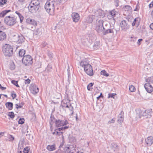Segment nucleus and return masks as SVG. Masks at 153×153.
Returning <instances> with one entry per match:
<instances>
[{
  "label": "nucleus",
  "mask_w": 153,
  "mask_h": 153,
  "mask_svg": "<svg viewBox=\"0 0 153 153\" xmlns=\"http://www.w3.org/2000/svg\"><path fill=\"white\" fill-rule=\"evenodd\" d=\"M42 32L40 28H37L33 31V36L36 37H37L41 35Z\"/></svg>",
  "instance_id": "nucleus-17"
},
{
  "label": "nucleus",
  "mask_w": 153,
  "mask_h": 153,
  "mask_svg": "<svg viewBox=\"0 0 153 153\" xmlns=\"http://www.w3.org/2000/svg\"><path fill=\"white\" fill-rule=\"evenodd\" d=\"M140 8L139 5L138 4H137L135 6V8L134 10V11H137Z\"/></svg>",
  "instance_id": "nucleus-50"
},
{
  "label": "nucleus",
  "mask_w": 153,
  "mask_h": 153,
  "mask_svg": "<svg viewBox=\"0 0 153 153\" xmlns=\"http://www.w3.org/2000/svg\"><path fill=\"white\" fill-rule=\"evenodd\" d=\"M117 13L114 10L111 11L109 12L108 15V18L110 19H114V18Z\"/></svg>",
  "instance_id": "nucleus-20"
},
{
  "label": "nucleus",
  "mask_w": 153,
  "mask_h": 153,
  "mask_svg": "<svg viewBox=\"0 0 153 153\" xmlns=\"http://www.w3.org/2000/svg\"><path fill=\"white\" fill-rule=\"evenodd\" d=\"M11 96L14 99L16 97V95L15 94L12 93L11 94Z\"/></svg>",
  "instance_id": "nucleus-57"
},
{
  "label": "nucleus",
  "mask_w": 153,
  "mask_h": 153,
  "mask_svg": "<svg viewBox=\"0 0 153 153\" xmlns=\"http://www.w3.org/2000/svg\"><path fill=\"white\" fill-rule=\"evenodd\" d=\"M129 89L130 91L131 92H134L136 90L135 87L133 85L129 86Z\"/></svg>",
  "instance_id": "nucleus-40"
},
{
  "label": "nucleus",
  "mask_w": 153,
  "mask_h": 153,
  "mask_svg": "<svg viewBox=\"0 0 153 153\" xmlns=\"http://www.w3.org/2000/svg\"><path fill=\"white\" fill-rule=\"evenodd\" d=\"M137 38H136L135 37H131V39H130V40L131 41H132V42H135L136 41V40H137Z\"/></svg>",
  "instance_id": "nucleus-53"
},
{
  "label": "nucleus",
  "mask_w": 153,
  "mask_h": 153,
  "mask_svg": "<svg viewBox=\"0 0 153 153\" xmlns=\"http://www.w3.org/2000/svg\"><path fill=\"white\" fill-rule=\"evenodd\" d=\"M67 0H60L59 1V4H63Z\"/></svg>",
  "instance_id": "nucleus-55"
},
{
  "label": "nucleus",
  "mask_w": 153,
  "mask_h": 153,
  "mask_svg": "<svg viewBox=\"0 0 153 153\" xmlns=\"http://www.w3.org/2000/svg\"><path fill=\"white\" fill-rule=\"evenodd\" d=\"M65 153H75V147L73 145H68L64 147Z\"/></svg>",
  "instance_id": "nucleus-9"
},
{
  "label": "nucleus",
  "mask_w": 153,
  "mask_h": 153,
  "mask_svg": "<svg viewBox=\"0 0 153 153\" xmlns=\"http://www.w3.org/2000/svg\"><path fill=\"white\" fill-rule=\"evenodd\" d=\"M144 86L148 92L151 93L153 91V88L152 85H150L149 83H145Z\"/></svg>",
  "instance_id": "nucleus-15"
},
{
  "label": "nucleus",
  "mask_w": 153,
  "mask_h": 153,
  "mask_svg": "<svg viewBox=\"0 0 153 153\" xmlns=\"http://www.w3.org/2000/svg\"><path fill=\"white\" fill-rule=\"evenodd\" d=\"M30 90L33 94H36L39 92L38 88L34 84H32L30 87Z\"/></svg>",
  "instance_id": "nucleus-13"
},
{
  "label": "nucleus",
  "mask_w": 153,
  "mask_h": 153,
  "mask_svg": "<svg viewBox=\"0 0 153 153\" xmlns=\"http://www.w3.org/2000/svg\"><path fill=\"white\" fill-rule=\"evenodd\" d=\"M7 35L5 33L0 30V41H3L6 39Z\"/></svg>",
  "instance_id": "nucleus-24"
},
{
  "label": "nucleus",
  "mask_w": 153,
  "mask_h": 153,
  "mask_svg": "<svg viewBox=\"0 0 153 153\" xmlns=\"http://www.w3.org/2000/svg\"><path fill=\"white\" fill-rule=\"evenodd\" d=\"M30 80L29 79H26L25 81V84H28L30 83Z\"/></svg>",
  "instance_id": "nucleus-56"
},
{
  "label": "nucleus",
  "mask_w": 153,
  "mask_h": 153,
  "mask_svg": "<svg viewBox=\"0 0 153 153\" xmlns=\"http://www.w3.org/2000/svg\"><path fill=\"white\" fill-rule=\"evenodd\" d=\"M56 2L54 0L48 1L45 5L46 11L50 15L53 16L54 14L55 5Z\"/></svg>",
  "instance_id": "nucleus-1"
},
{
  "label": "nucleus",
  "mask_w": 153,
  "mask_h": 153,
  "mask_svg": "<svg viewBox=\"0 0 153 153\" xmlns=\"http://www.w3.org/2000/svg\"><path fill=\"white\" fill-rule=\"evenodd\" d=\"M58 131H59V130L58 129V128L57 129H56L55 130V131L54 132L53 134H56V135H60L61 134H62V132H58Z\"/></svg>",
  "instance_id": "nucleus-39"
},
{
  "label": "nucleus",
  "mask_w": 153,
  "mask_h": 153,
  "mask_svg": "<svg viewBox=\"0 0 153 153\" xmlns=\"http://www.w3.org/2000/svg\"><path fill=\"white\" fill-rule=\"evenodd\" d=\"M149 7L150 8L153 7V1L149 4Z\"/></svg>",
  "instance_id": "nucleus-62"
},
{
  "label": "nucleus",
  "mask_w": 153,
  "mask_h": 153,
  "mask_svg": "<svg viewBox=\"0 0 153 153\" xmlns=\"http://www.w3.org/2000/svg\"><path fill=\"white\" fill-rule=\"evenodd\" d=\"M95 16L89 15L85 18V22L88 23H91Z\"/></svg>",
  "instance_id": "nucleus-23"
},
{
  "label": "nucleus",
  "mask_w": 153,
  "mask_h": 153,
  "mask_svg": "<svg viewBox=\"0 0 153 153\" xmlns=\"http://www.w3.org/2000/svg\"><path fill=\"white\" fill-rule=\"evenodd\" d=\"M146 144L149 146H151L153 143V137H148L145 139Z\"/></svg>",
  "instance_id": "nucleus-19"
},
{
  "label": "nucleus",
  "mask_w": 153,
  "mask_h": 153,
  "mask_svg": "<svg viewBox=\"0 0 153 153\" xmlns=\"http://www.w3.org/2000/svg\"><path fill=\"white\" fill-rule=\"evenodd\" d=\"M15 13L18 16L20 20V22L22 23L24 19L23 16L19 12L17 11H16Z\"/></svg>",
  "instance_id": "nucleus-34"
},
{
  "label": "nucleus",
  "mask_w": 153,
  "mask_h": 153,
  "mask_svg": "<svg viewBox=\"0 0 153 153\" xmlns=\"http://www.w3.org/2000/svg\"><path fill=\"white\" fill-rule=\"evenodd\" d=\"M30 3L31 5H36L37 6L40 7V1L39 0H32Z\"/></svg>",
  "instance_id": "nucleus-25"
},
{
  "label": "nucleus",
  "mask_w": 153,
  "mask_h": 153,
  "mask_svg": "<svg viewBox=\"0 0 153 153\" xmlns=\"http://www.w3.org/2000/svg\"><path fill=\"white\" fill-rule=\"evenodd\" d=\"M116 94L115 93L109 94H108V98H114V96L116 95Z\"/></svg>",
  "instance_id": "nucleus-48"
},
{
  "label": "nucleus",
  "mask_w": 153,
  "mask_h": 153,
  "mask_svg": "<svg viewBox=\"0 0 153 153\" xmlns=\"http://www.w3.org/2000/svg\"><path fill=\"white\" fill-rule=\"evenodd\" d=\"M8 116L12 119H13L15 117L14 114L12 111L9 112Z\"/></svg>",
  "instance_id": "nucleus-41"
},
{
  "label": "nucleus",
  "mask_w": 153,
  "mask_h": 153,
  "mask_svg": "<svg viewBox=\"0 0 153 153\" xmlns=\"http://www.w3.org/2000/svg\"><path fill=\"white\" fill-rule=\"evenodd\" d=\"M25 121V120L23 118H20L19 120L18 121L19 123L21 124H23V123H24Z\"/></svg>",
  "instance_id": "nucleus-47"
},
{
  "label": "nucleus",
  "mask_w": 153,
  "mask_h": 153,
  "mask_svg": "<svg viewBox=\"0 0 153 153\" xmlns=\"http://www.w3.org/2000/svg\"><path fill=\"white\" fill-rule=\"evenodd\" d=\"M10 137L9 138L10 140L13 141L14 140V137L12 135H10Z\"/></svg>",
  "instance_id": "nucleus-59"
},
{
  "label": "nucleus",
  "mask_w": 153,
  "mask_h": 153,
  "mask_svg": "<svg viewBox=\"0 0 153 153\" xmlns=\"http://www.w3.org/2000/svg\"><path fill=\"white\" fill-rule=\"evenodd\" d=\"M140 21V18L139 17L135 18L132 24V26H134L136 25L138 27L139 25Z\"/></svg>",
  "instance_id": "nucleus-21"
},
{
  "label": "nucleus",
  "mask_w": 153,
  "mask_h": 153,
  "mask_svg": "<svg viewBox=\"0 0 153 153\" xmlns=\"http://www.w3.org/2000/svg\"><path fill=\"white\" fill-rule=\"evenodd\" d=\"M15 68V65L14 63H13L11 65L10 68L11 70H13Z\"/></svg>",
  "instance_id": "nucleus-49"
},
{
  "label": "nucleus",
  "mask_w": 153,
  "mask_h": 153,
  "mask_svg": "<svg viewBox=\"0 0 153 153\" xmlns=\"http://www.w3.org/2000/svg\"><path fill=\"white\" fill-rule=\"evenodd\" d=\"M39 7L36 5H31L30 3L28 6V8L30 12L32 13H35L38 10Z\"/></svg>",
  "instance_id": "nucleus-11"
},
{
  "label": "nucleus",
  "mask_w": 153,
  "mask_h": 153,
  "mask_svg": "<svg viewBox=\"0 0 153 153\" xmlns=\"http://www.w3.org/2000/svg\"><path fill=\"white\" fill-rule=\"evenodd\" d=\"M151 111L149 110H146L144 111L140 110L139 113L137 114L136 117L142 119L147 118H150L151 117Z\"/></svg>",
  "instance_id": "nucleus-2"
},
{
  "label": "nucleus",
  "mask_w": 153,
  "mask_h": 153,
  "mask_svg": "<svg viewBox=\"0 0 153 153\" xmlns=\"http://www.w3.org/2000/svg\"><path fill=\"white\" fill-rule=\"evenodd\" d=\"M69 140L71 142H73L76 141V139L74 137L71 136L69 137Z\"/></svg>",
  "instance_id": "nucleus-42"
},
{
  "label": "nucleus",
  "mask_w": 153,
  "mask_h": 153,
  "mask_svg": "<svg viewBox=\"0 0 153 153\" xmlns=\"http://www.w3.org/2000/svg\"><path fill=\"white\" fill-rule=\"evenodd\" d=\"M124 120V112L121 111L118 116L117 122L119 123H122Z\"/></svg>",
  "instance_id": "nucleus-16"
},
{
  "label": "nucleus",
  "mask_w": 153,
  "mask_h": 153,
  "mask_svg": "<svg viewBox=\"0 0 153 153\" xmlns=\"http://www.w3.org/2000/svg\"><path fill=\"white\" fill-rule=\"evenodd\" d=\"M111 147L112 150L115 151L117 150L118 146L116 143H113L111 145Z\"/></svg>",
  "instance_id": "nucleus-30"
},
{
  "label": "nucleus",
  "mask_w": 153,
  "mask_h": 153,
  "mask_svg": "<svg viewBox=\"0 0 153 153\" xmlns=\"http://www.w3.org/2000/svg\"><path fill=\"white\" fill-rule=\"evenodd\" d=\"M26 22L28 24H31L35 26H37V23L36 21L33 19L27 18L26 19Z\"/></svg>",
  "instance_id": "nucleus-18"
},
{
  "label": "nucleus",
  "mask_w": 153,
  "mask_h": 153,
  "mask_svg": "<svg viewBox=\"0 0 153 153\" xmlns=\"http://www.w3.org/2000/svg\"><path fill=\"white\" fill-rule=\"evenodd\" d=\"M101 12V10H99V11H97V12H96V13L97 14L98 13H99V14L98 15V17H101L102 16L100 14Z\"/></svg>",
  "instance_id": "nucleus-60"
},
{
  "label": "nucleus",
  "mask_w": 153,
  "mask_h": 153,
  "mask_svg": "<svg viewBox=\"0 0 153 153\" xmlns=\"http://www.w3.org/2000/svg\"><path fill=\"white\" fill-rule=\"evenodd\" d=\"M11 83L14 85H16L17 87H19V86L18 84V82L16 81L12 80L11 81Z\"/></svg>",
  "instance_id": "nucleus-43"
},
{
  "label": "nucleus",
  "mask_w": 153,
  "mask_h": 153,
  "mask_svg": "<svg viewBox=\"0 0 153 153\" xmlns=\"http://www.w3.org/2000/svg\"><path fill=\"white\" fill-rule=\"evenodd\" d=\"M46 149L49 151H53L56 149V145L53 144L52 145H48Z\"/></svg>",
  "instance_id": "nucleus-22"
},
{
  "label": "nucleus",
  "mask_w": 153,
  "mask_h": 153,
  "mask_svg": "<svg viewBox=\"0 0 153 153\" xmlns=\"http://www.w3.org/2000/svg\"><path fill=\"white\" fill-rule=\"evenodd\" d=\"M4 22L8 26H12L16 23V18L14 16H6L4 18Z\"/></svg>",
  "instance_id": "nucleus-3"
},
{
  "label": "nucleus",
  "mask_w": 153,
  "mask_h": 153,
  "mask_svg": "<svg viewBox=\"0 0 153 153\" xmlns=\"http://www.w3.org/2000/svg\"><path fill=\"white\" fill-rule=\"evenodd\" d=\"M25 51L23 49L20 50L19 51V56L22 57L25 54Z\"/></svg>",
  "instance_id": "nucleus-32"
},
{
  "label": "nucleus",
  "mask_w": 153,
  "mask_h": 153,
  "mask_svg": "<svg viewBox=\"0 0 153 153\" xmlns=\"http://www.w3.org/2000/svg\"><path fill=\"white\" fill-rule=\"evenodd\" d=\"M29 149L28 147H26L24 148L22 152L23 153H30L29 152Z\"/></svg>",
  "instance_id": "nucleus-46"
},
{
  "label": "nucleus",
  "mask_w": 153,
  "mask_h": 153,
  "mask_svg": "<svg viewBox=\"0 0 153 153\" xmlns=\"http://www.w3.org/2000/svg\"><path fill=\"white\" fill-rule=\"evenodd\" d=\"M115 118H113L112 119L109 120V121H108V124H110L111 123H114L115 121Z\"/></svg>",
  "instance_id": "nucleus-51"
},
{
  "label": "nucleus",
  "mask_w": 153,
  "mask_h": 153,
  "mask_svg": "<svg viewBox=\"0 0 153 153\" xmlns=\"http://www.w3.org/2000/svg\"><path fill=\"white\" fill-rule=\"evenodd\" d=\"M33 59L30 55H27L22 59V62L25 65H29L32 64Z\"/></svg>",
  "instance_id": "nucleus-6"
},
{
  "label": "nucleus",
  "mask_w": 153,
  "mask_h": 153,
  "mask_svg": "<svg viewBox=\"0 0 153 153\" xmlns=\"http://www.w3.org/2000/svg\"><path fill=\"white\" fill-rule=\"evenodd\" d=\"M13 41L17 42L18 44H21L24 42L25 38L22 34H18L17 33H13L11 35Z\"/></svg>",
  "instance_id": "nucleus-5"
},
{
  "label": "nucleus",
  "mask_w": 153,
  "mask_h": 153,
  "mask_svg": "<svg viewBox=\"0 0 153 153\" xmlns=\"http://www.w3.org/2000/svg\"><path fill=\"white\" fill-rule=\"evenodd\" d=\"M150 27L151 29L153 30V23H152L150 25Z\"/></svg>",
  "instance_id": "nucleus-64"
},
{
  "label": "nucleus",
  "mask_w": 153,
  "mask_h": 153,
  "mask_svg": "<svg viewBox=\"0 0 153 153\" xmlns=\"http://www.w3.org/2000/svg\"><path fill=\"white\" fill-rule=\"evenodd\" d=\"M94 84L92 83H90L87 86V89L88 90L90 91L91 89H92V87L93 86Z\"/></svg>",
  "instance_id": "nucleus-44"
},
{
  "label": "nucleus",
  "mask_w": 153,
  "mask_h": 153,
  "mask_svg": "<svg viewBox=\"0 0 153 153\" xmlns=\"http://www.w3.org/2000/svg\"><path fill=\"white\" fill-rule=\"evenodd\" d=\"M84 71L88 75L91 76L93 75V70L92 66L90 64H88L84 67Z\"/></svg>",
  "instance_id": "nucleus-8"
},
{
  "label": "nucleus",
  "mask_w": 153,
  "mask_h": 153,
  "mask_svg": "<svg viewBox=\"0 0 153 153\" xmlns=\"http://www.w3.org/2000/svg\"><path fill=\"white\" fill-rule=\"evenodd\" d=\"M6 107L9 110H11L13 108V103L10 102H8L5 104Z\"/></svg>",
  "instance_id": "nucleus-27"
},
{
  "label": "nucleus",
  "mask_w": 153,
  "mask_h": 153,
  "mask_svg": "<svg viewBox=\"0 0 153 153\" xmlns=\"http://www.w3.org/2000/svg\"><path fill=\"white\" fill-rule=\"evenodd\" d=\"M100 74L106 76H109L108 74L107 73L105 70H102L100 72Z\"/></svg>",
  "instance_id": "nucleus-38"
},
{
  "label": "nucleus",
  "mask_w": 153,
  "mask_h": 153,
  "mask_svg": "<svg viewBox=\"0 0 153 153\" xmlns=\"http://www.w3.org/2000/svg\"><path fill=\"white\" fill-rule=\"evenodd\" d=\"M69 109L70 111V116H72L74 114V108L71 105V104H69Z\"/></svg>",
  "instance_id": "nucleus-37"
},
{
  "label": "nucleus",
  "mask_w": 153,
  "mask_h": 153,
  "mask_svg": "<svg viewBox=\"0 0 153 153\" xmlns=\"http://www.w3.org/2000/svg\"><path fill=\"white\" fill-rule=\"evenodd\" d=\"M10 11V10H6L2 11L0 13V17H3L7 13Z\"/></svg>",
  "instance_id": "nucleus-28"
},
{
  "label": "nucleus",
  "mask_w": 153,
  "mask_h": 153,
  "mask_svg": "<svg viewBox=\"0 0 153 153\" xmlns=\"http://www.w3.org/2000/svg\"><path fill=\"white\" fill-rule=\"evenodd\" d=\"M2 51L4 55L7 56H11L13 53V48L9 44H5L3 47Z\"/></svg>",
  "instance_id": "nucleus-4"
},
{
  "label": "nucleus",
  "mask_w": 153,
  "mask_h": 153,
  "mask_svg": "<svg viewBox=\"0 0 153 153\" xmlns=\"http://www.w3.org/2000/svg\"><path fill=\"white\" fill-rule=\"evenodd\" d=\"M119 0H114V4L116 7H117L119 5Z\"/></svg>",
  "instance_id": "nucleus-52"
},
{
  "label": "nucleus",
  "mask_w": 153,
  "mask_h": 153,
  "mask_svg": "<svg viewBox=\"0 0 153 153\" xmlns=\"http://www.w3.org/2000/svg\"><path fill=\"white\" fill-rule=\"evenodd\" d=\"M142 41V39H139L138 40V41L137 42V43L139 45H140V42Z\"/></svg>",
  "instance_id": "nucleus-63"
},
{
  "label": "nucleus",
  "mask_w": 153,
  "mask_h": 153,
  "mask_svg": "<svg viewBox=\"0 0 153 153\" xmlns=\"http://www.w3.org/2000/svg\"><path fill=\"white\" fill-rule=\"evenodd\" d=\"M47 55L49 58V59L48 60V61H51L53 58V53L51 52L48 51L47 53Z\"/></svg>",
  "instance_id": "nucleus-31"
},
{
  "label": "nucleus",
  "mask_w": 153,
  "mask_h": 153,
  "mask_svg": "<svg viewBox=\"0 0 153 153\" xmlns=\"http://www.w3.org/2000/svg\"><path fill=\"white\" fill-rule=\"evenodd\" d=\"M56 153H63V152L60 149H58L55 152Z\"/></svg>",
  "instance_id": "nucleus-61"
},
{
  "label": "nucleus",
  "mask_w": 153,
  "mask_h": 153,
  "mask_svg": "<svg viewBox=\"0 0 153 153\" xmlns=\"http://www.w3.org/2000/svg\"><path fill=\"white\" fill-rule=\"evenodd\" d=\"M71 17L73 21L76 23L78 22L80 19L79 16L77 13H73L71 14Z\"/></svg>",
  "instance_id": "nucleus-14"
},
{
  "label": "nucleus",
  "mask_w": 153,
  "mask_h": 153,
  "mask_svg": "<svg viewBox=\"0 0 153 153\" xmlns=\"http://www.w3.org/2000/svg\"><path fill=\"white\" fill-rule=\"evenodd\" d=\"M109 33H114V31L112 29H108L106 30L103 32V34L105 35Z\"/></svg>",
  "instance_id": "nucleus-33"
},
{
  "label": "nucleus",
  "mask_w": 153,
  "mask_h": 153,
  "mask_svg": "<svg viewBox=\"0 0 153 153\" xmlns=\"http://www.w3.org/2000/svg\"><path fill=\"white\" fill-rule=\"evenodd\" d=\"M95 29L98 33L102 32L104 29L102 20H100L97 22Z\"/></svg>",
  "instance_id": "nucleus-7"
},
{
  "label": "nucleus",
  "mask_w": 153,
  "mask_h": 153,
  "mask_svg": "<svg viewBox=\"0 0 153 153\" xmlns=\"http://www.w3.org/2000/svg\"><path fill=\"white\" fill-rule=\"evenodd\" d=\"M69 104H67V103L66 102L65 104L64 105H62V107H64L65 108H69Z\"/></svg>",
  "instance_id": "nucleus-54"
},
{
  "label": "nucleus",
  "mask_w": 153,
  "mask_h": 153,
  "mask_svg": "<svg viewBox=\"0 0 153 153\" xmlns=\"http://www.w3.org/2000/svg\"><path fill=\"white\" fill-rule=\"evenodd\" d=\"M100 45V42L99 41H97L96 42L93 46L94 49H97L99 48V45Z\"/></svg>",
  "instance_id": "nucleus-35"
},
{
  "label": "nucleus",
  "mask_w": 153,
  "mask_h": 153,
  "mask_svg": "<svg viewBox=\"0 0 153 153\" xmlns=\"http://www.w3.org/2000/svg\"><path fill=\"white\" fill-rule=\"evenodd\" d=\"M68 124V123L66 120H58L55 121L56 126L57 127L66 125Z\"/></svg>",
  "instance_id": "nucleus-10"
},
{
  "label": "nucleus",
  "mask_w": 153,
  "mask_h": 153,
  "mask_svg": "<svg viewBox=\"0 0 153 153\" xmlns=\"http://www.w3.org/2000/svg\"><path fill=\"white\" fill-rule=\"evenodd\" d=\"M146 81L147 83H149V84L153 85V76L148 77L146 79Z\"/></svg>",
  "instance_id": "nucleus-29"
},
{
  "label": "nucleus",
  "mask_w": 153,
  "mask_h": 153,
  "mask_svg": "<svg viewBox=\"0 0 153 153\" xmlns=\"http://www.w3.org/2000/svg\"><path fill=\"white\" fill-rule=\"evenodd\" d=\"M68 126H65L64 127H62L61 128H58L59 131H61L62 130H64L66 129H67L68 128Z\"/></svg>",
  "instance_id": "nucleus-45"
},
{
  "label": "nucleus",
  "mask_w": 153,
  "mask_h": 153,
  "mask_svg": "<svg viewBox=\"0 0 153 153\" xmlns=\"http://www.w3.org/2000/svg\"><path fill=\"white\" fill-rule=\"evenodd\" d=\"M122 30L126 31L129 28V26L125 20H123L120 23Z\"/></svg>",
  "instance_id": "nucleus-12"
},
{
  "label": "nucleus",
  "mask_w": 153,
  "mask_h": 153,
  "mask_svg": "<svg viewBox=\"0 0 153 153\" xmlns=\"http://www.w3.org/2000/svg\"><path fill=\"white\" fill-rule=\"evenodd\" d=\"M16 108L17 109H18L19 108H21L22 107V105H18L17 104H16Z\"/></svg>",
  "instance_id": "nucleus-58"
},
{
  "label": "nucleus",
  "mask_w": 153,
  "mask_h": 153,
  "mask_svg": "<svg viewBox=\"0 0 153 153\" xmlns=\"http://www.w3.org/2000/svg\"><path fill=\"white\" fill-rule=\"evenodd\" d=\"M88 64H89L88 63V62L86 59H85L82 60L80 62V66L83 68Z\"/></svg>",
  "instance_id": "nucleus-26"
},
{
  "label": "nucleus",
  "mask_w": 153,
  "mask_h": 153,
  "mask_svg": "<svg viewBox=\"0 0 153 153\" xmlns=\"http://www.w3.org/2000/svg\"><path fill=\"white\" fill-rule=\"evenodd\" d=\"M55 121V120L54 117L51 116L49 121V123L51 126L53 125Z\"/></svg>",
  "instance_id": "nucleus-36"
}]
</instances>
